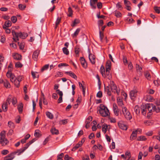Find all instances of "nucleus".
Wrapping results in <instances>:
<instances>
[{"instance_id": "412c9836", "label": "nucleus", "mask_w": 160, "mask_h": 160, "mask_svg": "<svg viewBox=\"0 0 160 160\" xmlns=\"http://www.w3.org/2000/svg\"><path fill=\"white\" fill-rule=\"evenodd\" d=\"M138 130H136L132 132V133L131 135L130 138L133 140L135 139L137 136V132Z\"/></svg>"}, {"instance_id": "09e8293b", "label": "nucleus", "mask_w": 160, "mask_h": 160, "mask_svg": "<svg viewBox=\"0 0 160 160\" xmlns=\"http://www.w3.org/2000/svg\"><path fill=\"white\" fill-rule=\"evenodd\" d=\"M5 26L7 27H9L11 26L12 23L11 21L8 20L6 21L5 23Z\"/></svg>"}, {"instance_id": "4468645a", "label": "nucleus", "mask_w": 160, "mask_h": 160, "mask_svg": "<svg viewBox=\"0 0 160 160\" xmlns=\"http://www.w3.org/2000/svg\"><path fill=\"white\" fill-rule=\"evenodd\" d=\"M12 57L14 59L20 60L22 59V56L18 53H14L12 55Z\"/></svg>"}, {"instance_id": "f03ea898", "label": "nucleus", "mask_w": 160, "mask_h": 160, "mask_svg": "<svg viewBox=\"0 0 160 160\" xmlns=\"http://www.w3.org/2000/svg\"><path fill=\"white\" fill-rule=\"evenodd\" d=\"M99 112L100 114L103 117H106L109 115V112L108 109L104 105L101 104Z\"/></svg>"}, {"instance_id": "dca6fc26", "label": "nucleus", "mask_w": 160, "mask_h": 160, "mask_svg": "<svg viewBox=\"0 0 160 160\" xmlns=\"http://www.w3.org/2000/svg\"><path fill=\"white\" fill-rule=\"evenodd\" d=\"M18 35H19L18 37H19L20 38L23 39L26 38L28 36L27 33L21 32L19 33Z\"/></svg>"}, {"instance_id": "c03bdc74", "label": "nucleus", "mask_w": 160, "mask_h": 160, "mask_svg": "<svg viewBox=\"0 0 160 160\" xmlns=\"http://www.w3.org/2000/svg\"><path fill=\"white\" fill-rule=\"evenodd\" d=\"M100 70V72L102 75V74H103L106 72V70H105L104 67L102 65L101 67Z\"/></svg>"}, {"instance_id": "1a4fd4ad", "label": "nucleus", "mask_w": 160, "mask_h": 160, "mask_svg": "<svg viewBox=\"0 0 160 160\" xmlns=\"http://www.w3.org/2000/svg\"><path fill=\"white\" fill-rule=\"evenodd\" d=\"M80 60L82 66L84 68H86L87 67V64L85 58L83 57H80Z\"/></svg>"}, {"instance_id": "603ef678", "label": "nucleus", "mask_w": 160, "mask_h": 160, "mask_svg": "<svg viewBox=\"0 0 160 160\" xmlns=\"http://www.w3.org/2000/svg\"><path fill=\"white\" fill-rule=\"evenodd\" d=\"M64 154L63 153H61L59 155L57 156L58 160H62V158L63 157Z\"/></svg>"}, {"instance_id": "e433bc0d", "label": "nucleus", "mask_w": 160, "mask_h": 160, "mask_svg": "<svg viewBox=\"0 0 160 160\" xmlns=\"http://www.w3.org/2000/svg\"><path fill=\"white\" fill-rule=\"evenodd\" d=\"M12 35L13 36V37H15L17 38V40H19V39L18 38V36L19 35L18 34H19V33H18L16 32L15 31L12 30Z\"/></svg>"}, {"instance_id": "4d7b16f0", "label": "nucleus", "mask_w": 160, "mask_h": 160, "mask_svg": "<svg viewBox=\"0 0 160 160\" xmlns=\"http://www.w3.org/2000/svg\"><path fill=\"white\" fill-rule=\"evenodd\" d=\"M8 126L11 128H14V123L11 121H9L8 123Z\"/></svg>"}, {"instance_id": "473e14b6", "label": "nucleus", "mask_w": 160, "mask_h": 160, "mask_svg": "<svg viewBox=\"0 0 160 160\" xmlns=\"http://www.w3.org/2000/svg\"><path fill=\"white\" fill-rule=\"evenodd\" d=\"M40 132L39 130H36L35 131L34 136L36 137H40L41 136Z\"/></svg>"}, {"instance_id": "0eeeda50", "label": "nucleus", "mask_w": 160, "mask_h": 160, "mask_svg": "<svg viewBox=\"0 0 160 160\" xmlns=\"http://www.w3.org/2000/svg\"><path fill=\"white\" fill-rule=\"evenodd\" d=\"M118 125L119 128L122 130H126L127 129V126L123 124L122 121H120L118 122Z\"/></svg>"}, {"instance_id": "49530a36", "label": "nucleus", "mask_w": 160, "mask_h": 160, "mask_svg": "<svg viewBox=\"0 0 160 160\" xmlns=\"http://www.w3.org/2000/svg\"><path fill=\"white\" fill-rule=\"evenodd\" d=\"M99 33L100 41L101 42H103V39L104 37L103 33L100 30L99 32Z\"/></svg>"}, {"instance_id": "6e6d98bb", "label": "nucleus", "mask_w": 160, "mask_h": 160, "mask_svg": "<svg viewBox=\"0 0 160 160\" xmlns=\"http://www.w3.org/2000/svg\"><path fill=\"white\" fill-rule=\"evenodd\" d=\"M22 66V65L20 62H18L15 64V67L17 68H21Z\"/></svg>"}, {"instance_id": "2eb2a0df", "label": "nucleus", "mask_w": 160, "mask_h": 160, "mask_svg": "<svg viewBox=\"0 0 160 160\" xmlns=\"http://www.w3.org/2000/svg\"><path fill=\"white\" fill-rule=\"evenodd\" d=\"M147 110V106H146V105L142 106L141 108L142 114L144 115H146Z\"/></svg>"}, {"instance_id": "a19ab883", "label": "nucleus", "mask_w": 160, "mask_h": 160, "mask_svg": "<svg viewBox=\"0 0 160 160\" xmlns=\"http://www.w3.org/2000/svg\"><path fill=\"white\" fill-rule=\"evenodd\" d=\"M116 7L119 10H121L122 9L121 3L120 2H118L116 5Z\"/></svg>"}, {"instance_id": "58836bf2", "label": "nucleus", "mask_w": 160, "mask_h": 160, "mask_svg": "<svg viewBox=\"0 0 160 160\" xmlns=\"http://www.w3.org/2000/svg\"><path fill=\"white\" fill-rule=\"evenodd\" d=\"M68 12L69 13L68 14V16L69 17H72L73 14V11L71 7H69L68 8Z\"/></svg>"}, {"instance_id": "bb28decb", "label": "nucleus", "mask_w": 160, "mask_h": 160, "mask_svg": "<svg viewBox=\"0 0 160 160\" xmlns=\"http://www.w3.org/2000/svg\"><path fill=\"white\" fill-rule=\"evenodd\" d=\"M6 132L5 131H2L0 134V140H4Z\"/></svg>"}, {"instance_id": "5fc2aeb1", "label": "nucleus", "mask_w": 160, "mask_h": 160, "mask_svg": "<svg viewBox=\"0 0 160 160\" xmlns=\"http://www.w3.org/2000/svg\"><path fill=\"white\" fill-rule=\"evenodd\" d=\"M145 75L146 78H147L148 80H150L151 78V77L150 74L148 72H146Z\"/></svg>"}, {"instance_id": "774afa93", "label": "nucleus", "mask_w": 160, "mask_h": 160, "mask_svg": "<svg viewBox=\"0 0 160 160\" xmlns=\"http://www.w3.org/2000/svg\"><path fill=\"white\" fill-rule=\"evenodd\" d=\"M9 153V151L7 150H3L1 152V154L3 155H6Z\"/></svg>"}, {"instance_id": "c85d7f7f", "label": "nucleus", "mask_w": 160, "mask_h": 160, "mask_svg": "<svg viewBox=\"0 0 160 160\" xmlns=\"http://www.w3.org/2000/svg\"><path fill=\"white\" fill-rule=\"evenodd\" d=\"M51 132L53 134H58L59 133L58 130L56 129L55 128H52L51 130Z\"/></svg>"}, {"instance_id": "a211bd4d", "label": "nucleus", "mask_w": 160, "mask_h": 160, "mask_svg": "<svg viewBox=\"0 0 160 160\" xmlns=\"http://www.w3.org/2000/svg\"><path fill=\"white\" fill-rule=\"evenodd\" d=\"M111 69V62L110 61H108L106 64V70H110Z\"/></svg>"}, {"instance_id": "e2e57ef3", "label": "nucleus", "mask_w": 160, "mask_h": 160, "mask_svg": "<svg viewBox=\"0 0 160 160\" xmlns=\"http://www.w3.org/2000/svg\"><path fill=\"white\" fill-rule=\"evenodd\" d=\"M144 123L147 126L151 125L152 124V122L150 120L145 121Z\"/></svg>"}, {"instance_id": "a18cd8bd", "label": "nucleus", "mask_w": 160, "mask_h": 160, "mask_svg": "<svg viewBox=\"0 0 160 160\" xmlns=\"http://www.w3.org/2000/svg\"><path fill=\"white\" fill-rule=\"evenodd\" d=\"M115 16L117 18H120L122 16V14L119 11H116L115 12Z\"/></svg>"}, {"instance_id": "680f3d73", "label": "nucleus", "mask_w": 160, "mask_h": 160, "mask_svg": "<svg viewBox=\"0 0 160 160\" xmlns=\"http://www.w3.org/2000/svg\"><path fill=\"white\" fill-rule=\"evenodd\" d=\"M154 111L156 112H160V105L159 106H155V108L154 109Z\"/></svg>"}, {"instance_id": "9b49d317", "label": "nucleus", "mask_w": 160, "mask_h": 160, "mask_svg": "<svg viewBox=\"0 0 160 160\" xmlns=\"http://www.w3.org/2000/svg\"><path fill=\"white\" fill-rule=\"evenodd\" d=\"M39 53V51L37 50L35 51L32 54V58L35 61L37 60L38 58Z\"/></svg>"}, {"instance_id": "393cba45", "label": "nucleus", "mask_w": 160, "mask_h": 160, "mask_svg": "<svg viewBox=\"0 0 160 160\" xmlns=\"http://www.w3.org/2000/svg\"><path fill=\"white\" fill-rule=\"evenodd\" d=\"M108 126L110 127V126H108L106 124H103V125L102 126V131L103 133H106L107 131V130L108 128Z\"/></svg>"}, {"instance_id": "ddd939ff", "label": "nucleus", "mask_w": 160, "mask_h": 160, "mask_svg": "<svg viewBox=\"0 0 160 160\" xmlns=\"http://www.w3.org/2000/svg\"><path fill=\"white\" fill-rule=\"evenodd\" d=\"M98 1V0H90V4L92 8L95 9L96 8V4Z\"/></svg>"}, {"instance_id": "aec40b11", "label": "nucleus", "mask_w": 160, "mask_h": 160, "mask_svg": "<svg viewBox=\"0 0 160 160\" xmlns=\"http://www.w3.org/2000/svg\"><path fill=\"white\" fill-rule=\"evenodd\" d=\"M15 156L12 154V153L9 154L6 157L4 160H12Z\"/></svg>"}, {"instance_id": "0e129e2a", "label": "nucleus", "mask_w": 160, "mask_h": 160, "mask_svg": "<svg viewBox=\"0 0 160 160\" xmlns=\"http://www.w3.org/2000/svg\"><path fill=\"white\" fill-rule=\"evenodd\" d=\"M124 3L126 6H129L131 4V2L128 0H124Z\"/></svg>"}, {"instance_id": "13d9d810", "label": "nucleus", "mask_w": 160, "mask_h": 160, "mask_svg": "<svg viewBox=\"0 0 160 160\" xmlns=\"http://www.w3.org/2000/svg\"><path fill=\"white\" fill-rule=\"evenodd\" d=\"M10 78L11 81L12 83L17 79V78L15 77L14 74L12 75V76Z\"/></svg>"}, {"instance_id": "4be33fe9", "label": "nucleus", "mask_w": 160, "mask_h": 160, "mask_svg": "<svg viewBox=\"0 0 160 160\" xmlns=\"http://www.w3.org/2000/svg\"><path fill=\"white\" fill-rule=\"evenodd\" d=\"M23 108V104L22 103H19L18 106V109L20 113H22Z\"/></svg>"}, {"instance_id": "864d4df0", "label": "nucleus", "mask_w": 160, "mask_h": 160, "mask_svg": "<svg viewBox=\"0 0 160 160\" xmlns=\"http://www.w3.org/2000/svg\"><path fill=\"white\" fill-rule=\"evenodd\" d=\"M154 9L156 12L158 13H160V7L155 6L154 7Z\"/></svg>"}, {"instance_id": "b1692460", "label": "nucleus", "mask_w": 160, "mask_h": 160, "mask_svg": "<svg viewBox=\"0 0 160 160\" xmlns=\"http://www.w3.org/2000/svg\"><path fill=\"white\" fill-rule=\"evenodd\" d=\"M2 108L3 111L4 112H6L8 110V104L7 102H5L2 105Z\"/></svg>"}, {"instance_id": "72a5a7b5", "label": "nucleus", "mask_w": 160, "mask_h": 160, "mask_svg": "<svg viewBox=\"0 0 160 160\" xmlns=\"http://www.w3.org/2000/svg\"><path fill=\"white\" fill-rule=\"evenodd\" d=\"M9 143L8 141H0V144L2 146L7 145Z\"/></svg>"}, {"instance_id": "3c124183", "label": "nucleus", "mask_w": 160, "mask_h": 160, "mask_svg": "<svg viewBox=\"0 0 160 160\" xmlns=\"http://www.w3.org/2000/svg\"><path fill=\"white\" fill-rule=\"evenodd\" d=\"M15 86L17 88H18L19 87L20 82L18 81L16 79L13 82Z\"/></svg>"}, {"instance_id": "c9c22d12", "label": "nucleus", "mask_w": 160, "mask_h": 160, "mask_svg": "<svg viewBox=\"0 0 160 160\" xmlns=\"http://www.w3.org/2000/svg\"><path fill=\"white\" fill-rule=\"evenodd\" d=\"M80 22V20L78 19H75L73 23V24L72 25V26L74 27L75 26L76 24H78Z\"/></svg>"}, {"instance_id": "6e6552de", "label": "nucleus", "mask_w": 160, "mask_h": 160, "mask_svg": "<svg viewBox=\"0 0 160 160\" xmlns=\"http://www.w3.org/2000/svg\"><path fill=\"white\" fill-rule=\"evenodd\" d=\"M111 89L112 92L114 93H116L118 95H119V91H118L117 89V87L115 84H111Z\"/></svg>"}, {"instance_id": "7c9ffc66", "label": "nucleus", "mask_w": 160, "mask_h": 160, "mask_svg": "<svg viewBox=\"0 0 160 160\" xmlns=\"http://www.w3.org/2000/svg\"><path fill=\"white\" fill-rule=\"evenodd\" d=\"M46 114L47 117L50 119H52L53 118V114L48 111L46 112Z\"/></svg>"}, {"instance_id": "20e7f679", "label": "nucleus", "mask_w": 160, "mask_h": 160, "mask_svg": "<svg viewBox=\"0 0 160 160\" xmlns=\"http://www.w3.org/2000/svg\"><path fill=\"white\" fill-rule=\"evenodd\" d=\"M147 106V109L149 111L148 113V115H150L152 114V110L154 111V109L155 108V106L152 104H146Z\"/></svg>"}, {"instance_id": "ea45409f", "label": "nucleus", "mask_w": 160, "mask_h": 160, "mask_svg": "<svg viewBox=\"0 0 160 160\" xmlns=\"http://www.w3.org/2000/svg\"><path fill=\"white\" fill-rule=\"evenodd\" d=\"M134 111L138 115L140 113V110L139 107L138 106H136L134 108Z\"/></svg>"}, {"instance_id": "f3484780", "label": "nucleus", "mask_w": 160, "mask_h": 160, "mask_svg": "<svg viewBox=\"0 0 160 160\" xmlns=\"http://www.w3.org/2000/svg\"><path fill=\"white\" fill-rule=\"evenodd\" d=\"M84 141L82 142V141H81L80 142H79L78 143L76 144L75 146L73 147L72 149V150H75L76 149H78L79 147L81 146L83 143L84 142Z\"/></svg>"}, {"instance_id": "de8ad7c7", "label": "nucleus", "mask_w": 160, "mask_h": 160, "mask_svg": "<svg viewBox=\"0 0 160 160\" xmlns=\"http://www.w3.org/2000/svg\"><path fill=\"white\" fill-rule=\"evenodd\" d=\"M126 21H127V22H128L129 24H130L131 23H132L133 22H135V21L132 18H127Z\"/></svg>"}, {"instance_id": "f8f14e48", "label": "nucleus", "mask_w": 160, "mask_h": 160, "mask_svg": "<svg viewBox=\"0 0 160 160\" xmlns=\"http://www.w3.org/2000/svg\"><path fill=\"white\" fill-rule=\"evenodd\" d=\"M89 58L91 63L94 64L95 63V56L91 53H89Z\"/></svg>"}, {"instance_id": "423d86ee", "label": "nucleus", "mask_w": 160, "mask_h": 160, "mask_svg": "<svg viewBox=\"0 0 160 160\" xmlns=\"http://www.w3.org/2000/svg\"><path fill=\"white\" fill-rule=\"evenodd\" d=\"M110 71H107L106 70L105 72L102 75L103 77L104 78H106L109 80L111 79L112 77L111 73H110Z\"/></svg>"}, {"instance_id": "7ed1b4c3", "label": "nucleus", "mask_w": 160, "mask_h": 160, "mask_svg": "<svg viewBox=\"0 0 160 160\" xmlns=\"http://www.w3.org/2000/svg\"><path fill=\"white\" fill-rule=\"evenodd\" d=\"M122 111L125 118L128 120H130L132 118V115L130 112L128 110L126 107L122 108Z\"/></svg>"}, {"instance_id": "8fccbe9b", "label": "nucleus", "mask_w": 160, "mask_h": 160, "mask_svg": "<svg viewBox=\"0 0 160 160\" xmlns=\"http://www.w3.org/2000/svg\"><path fill=\"white\" fill-rule=\"evenodd\" d=\"M49 64H46L44 65L41 69V71L43 72L44 71L48 69L49 68Z\"/></svg>"}, {"instance_id": "69168bd1", "label": "nucleus", "mask_w": 160, "mask_h": 160, "mask_svg": "<svg viewBox=\"0 0 160 160\" xmlns=\"http://www.w3.org/2000/svg\"><path fill=\"white\" fill-rule=\"evenodd\" d=\"M11 20L13 23H15L17 21V18L16 16H12L11 18Z\"/></svg>"}, {"instance_id": "a878e982", "label": "nucleus", "mask_w": 160, "mask_h": 160, "mask_svg": "<svg viewBox=\"0 0 160 160\" xmlns=\"http://www.w3.org/2000/svg\"><path fill=\"white\" fill-rule=\"evenodd\" d=\"M104 90L105 92H106L107 94L109 96H111V92L110 90V88L109 86L105 87Z\"/></svg>"}, {"instance_id": "cd10ccee", "label": "nucleus", "mask_w": 160, "mask_h": 160, "mask_svg": "<svg viewBox=\"0 0 160 160\" xmlns=\"http://www.w3.org/2000/svg\"><path fill=\"white\" fill-rule=\"evenodd\" d=\"M80 50V48L78 46H76L75 48V52L76 54V57L78 56V54Z\"/></svg>"}, {"instance_id": "6ab92c4d", "label": "nucleus", "mask_w": 160, "mask_h": 160, "mask_svg": "<svg viewBox=\"0 0 160 160\" xmlns=\"http://www.w3.org/2000/svg\"><path fill=\"white\" fill-rule=\"evenodd\" d=\"M65 73L69 74L70 76L72 77L75 79H77V76L73 72H72L71 71L66 72H65Z\"/></svg>"}, {"instance_id": "9d476101", "label": "nucleus", "mask_w": 160, "mask_h": 160, "mask_svg": "<svg viewBox=\"0 0 160 160\" xmlns=\"http://www.w3.org/2000/svg\"><path fill=\"white\" fill-rule=\"evenodd\" d=\"M92 119V116H90L88 117V118H87L86 122V125L85 128H88L90 127V125H89L90 122L91 121Z\"/></svg>"}, {"instance_id": "5701e85b", "label": "nucleus", "mask_w": 160, "mask_h": 160, "mask_svg": "<svg viewBox=\"0 0 160 160\" xmlns=\"http://www.w3.org/2000/svg\"><path fill=\"white\" fill-rule=\"evenodd\" d=\"M136 68H137V72L138 73H139V75H141L142 74V68L138 64H136Z\"/></svg>"}, {"instance_id": "79ce46f5", "label": "nucleus", "mask_w": 160, "mask_h": 160, "mask_svg": "<svg viewBox=\"0 0 160 160\" xmlns=\"http://www.w3.org/2000/svg\"><path fill=\"white\" fill-rule=\"evenodd\" d=\"M153 83L155 86H158L160 85V80L158 78L157 80L154 81Z\"/></svg>"}, {"instance_id": "338daca9", "label": "nucleus", "mask_w": 160, "mask_h": 160, "mask_svg": "<svg viewBox=\"0 0 160 160\" xmlns=\"http://www.w3.org/2000/svg\"><path fill=\"white\" fill-rule=\"evenodd\" d=\"M61 18H60L59 17H58L56 20L55 24L57 25H58L61 22Z\"/></svg>"}, {"instance_id": "c756f323", "label": "nucleus", "mask_w": 160, "mask_h": 160, "mask_svg": "<svg viewBox=\"0 0 160 160\" xmlns=\"http://www.w3.org/2000/svg\"><path fill=\"white\" fill-rule=\"evenodd\" d=\"M3 85L6 88H9L10 87V85L9 82L6 80H4V82L3 83Z\"/></svg>"}, {"instance_id": "39448f33", "label": "nucleus", "mask_w": 160, "mask_h": 160, "mask_svg": "<svg viewBox=\"0 0 160 160\" xmlns=\"http://www.w3.org/2000/svg\"><path fill=\"white\" fill-rule=\"evenodd\" d=\"M137 90L136 89L131 90L130 93V96L132 100H134L137 96Z\"/></svg>"}, {"instance_id": "bf43d9fd", "label": "nucleus", "mask_w": 160, "mask_h": 160, "mask_svg": "<svg viewBox=\"0 0 160 160\" xmlns=\"http://www.w3.org/2000/svg\"><path fill=\"white\" fill-rule=\"evenodd\" d=\"M11 97V95H9L8 98L7 99L6 102H7V103H8V104H10V103L12 102V99Z\"/></svg>"}, {"instance_id": "f257e3e1", "label": "nucleus", "mask_w": 160, "mask_h": 160, "mask_svg": "<svg viewBox=\"0 0 160 160\" xmlns=\"http://www.w3.org/2000/svg\"><path fill=\"white\" fill-rule=\"evenodd\" d=\"M35 141H30L29 142L27 143L25 145L24 147H23L20 149L17 150L16 151L12 152V154L14 156L15 154H16L17 153H18V155H20L22 153L24 152L25 151V150L28 148L29 146L31 144L33 143Z\"/></svg>"}, {"instance_id": "2f4dec72", "label": "nucleus", "mask_w": 160, "mask_h": 160, "mask_svg": "<svg viewBox=\"0 0 160 160\" xmlns=\"http://www.w3.org/2000/svg\"><path fill=\"white\" fill-rule=\"evenodd\" d=\"M80 28H78L76 30L74 33L72 34V36L73 38L76 37L78 34L79 32H80Z\"/></svg>"}, {"instance_id": "f704fd0d", "label": "nucleus", "mask_w": 160, "mask_h": 160, "mask_svg": "<svg viewBox=\"0 0 160 160\" xmlns=\"http://www.w3.org/2000/svg\"><path fill=\"white\" fill-rule=\"evenodd\" d=\"M117 100L118 105L121 107H122L123 105V103L122 100L121 99L119 98L117 99Z\"/></svg>"}, {"instance_id": "37998d69", "label": "nucleus", "mask_w": 160, "mask_h": 160, "mask_svg": "<svg viewBox=\"0 0 160 160\" xmlns=\"http://www.w3.org/2000/svg\"><path fill=\"white\" fill-rule=\"evenodd\" d=\"M26 8V6L25 5H23L22 4H19L18 5V8L21 10H24Z\"/></svg>"}, {"instance_id": "052dcab7", "label": "nucleus", "mask_w": 160, "mask_h": 160, "mask_svg": "<svg viewBox=\"0 0 160 160\" xmlns=\"http://www.w3.org/2000/svg\"><path fill=\"white\" fill-rule=\"evenodd\" d=\"M123 61L125 65H126L128 64V61L127 58L124 56H123Z\"/></svg>"}, {"instance_id": "4c0bfd02", "label": "nucleus", "mask_w": 160, "mask_h": 160, "mask_svg": "<svg viewBox=\"0 0 160 160\" xmlns=\"http://www.w3.org/2000/svg\"><path fill=\"white\" fill-rule=\"evenodd\" d=\"M62 51L63 53L66 55H68L69 54V51L66 47H64L62 48Z\"/></svg>"}]
</instances>
